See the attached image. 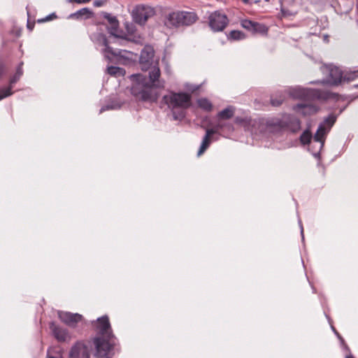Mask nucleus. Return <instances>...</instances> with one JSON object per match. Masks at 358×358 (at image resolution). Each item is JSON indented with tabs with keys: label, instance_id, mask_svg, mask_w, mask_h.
<instances>
[{
	"label": "nucleus",
	"instance_id": "c756f323",
	"mask_svg": "<svg viewBox=\"0 0 358 358\" xmlns=\"http://www.w3.org/2000/svg\"><path fill=\"white\" fill-rule=\"evenodd\" d=\"M285 96L282 94H279L276 97H271V104L274 107H278L282 105L283 101H285Z\"/></svg>",
	"mask_w": 358,
	"mask_h": 358
},
{
	"label": "nucleus",
	"instance_id": "bb28decb",
	"mask_svg": "<svg viewBox=\"0 0 358 358\" xmlns=\"http://www.w3.org/2000/svg\"><path fill=\"white\" fill-rule=\"evenodd\" d=\"M160 76V69L158 66L155 65L152 67L149 71V78L152 83L156 82Z\"/></svg>",
	"mask_w": 358,
	"mask_h": 358
},
{
	"label": "nucleus",
	"instance_id": "2eb2a0df",
	"mask_svg": "<svg viewBox=\"0 0 358 358\" xmlns=\"http://www.w3.org/2000/svg\"><path fill=\"white\" fill-rule=\"evenodd\" d=\"M329 73V83L333 85H339L343 80V72L337 66H328Z\"/></svg>",
	"mask_w": 358,
	"mask_h": 358
},
{
	"label": "nucleus",
	"instance_id": "3c124183",
	"mask_svg": "<svg viewBox=\"0 0 358 358\" xmlns=\"http://www.w3.org/2000/svg\"><path fill=\"white\" fill-rule=\"evenodd\" d=\"M217 127V128H222V124H217V127Z\"/></svg>",
	"mask_w": 358,
	"mask_h": 358
},
{
	"label": "nucleus",
	"instance_id": "37998d69",
	"mask_svg": "<svg viewBox=\"0 0 358 358\" xmlns=\"http://www.w3.org/2000/svg\"><path fill=\"white\" fill-rule=\"evenodd\" d=\"M281 14H282V16L285 17L292 15V13L289 10H287L284 8L281 9Z\"/></svg>",
	"mask_w": 358,
	"mask_h": 358
},
{
	"label": "nucleus",
	"instance_id": "49530a36",
	"mask_svg": "<svg viewBox=\"0 0 358 358\" xmlns=\"http://www.w3.org/2000/svg\"><path fill=\"white\" fill-rule=\"evenodd\" d=\"M340 341H341V342L342 345L345 347V348L346 350H349V348L348 347V345H346V343H345L344 339H343V338H341Z\"/></svg>",
	"mask_w": 358,
	"mask_h": 358
},
{
	"label": "nucleus",
	"instance_id": "603ef678",
	"mask_svg": "<svg viewBox=\"0 0 358 358\" xmlns=\"http://www.w3.org/2000/svg\"><path fill=\"white\" fill-rule=\"evenodd\" d=\"M243 1L245 2V3H248V0H243Z\"/></svg>",
	"mask_w": 358,
	"mask_h": 358
},
{
	"label": "nucleus",
	"instance_id": "7c9ffc66",
	"mask_svg": "<svg viewBox=\"0 0 358 358\" xmlns=\"http://www.w3.org/2000/svg\"><path fill=\"white\" fill-rule=\"evenodd\" d=\"M13 85L9 84V86L0 90V101L13 94L12 91Z\"/></svg>",
	"mask_w": 358,
	"mask_h": 358
},
{
	"label": "nucleus",
	"instance_id": "393cba45",
	"mask_svg": "<svg viewBox=\"0 0 358 358\" xmlns=\"http://www.w3.org/2000/svg\"><path fill=\"white\" fill-rule=\"evenodd\" d=\"M197 103L199 108L206 111L210 112L213 109V105L211 102L206 98H201L198 99Z\"/></svg>",
	"mask_w": 358,
	"mask_h": 358
},
{
	"label": "nucleus",
	"instance_id": "cd10ccee",
	"mask_svg": "<svg viewBox=\"0 0 358 358\" xmlns=\"http://www.w3.org/2000/svg\"><path fill=\"white\" fill-rule=\"evenodd\" d=\"M119 29V22L117 21L114 23L109 24V27H108V33L114 36V38L115 40H118L119 38H121L119 35H117V31Z\"/></svg>",
	"mask_w": 358,
	"mask_h": 358
},
{
	"label": "nucleus",
	"instance_id": "58836bf2",
	"mask_svg": "<svg viewBox=\"0 0 358 358\" xmlns=\"http://www.w3.org/2000/svg\"><path fill=\"white\" fill-rule=\"evenodd\" d=\"M6 72V65L4 62L0 59V80L3 78V76L5 75Z\"/></svg>",
	"mask_w": 358,
	"mask_h": 358
},
{
	"label": "nucleus",
	"instance_id": "f03ea898",
	"mask_svg": "<svg viewBox=\"0 0 358 358\" xmlns=\"http://www.w3.org/2000/svg\"><path fill=\"white\" fill-rule=\"evenodd\" d=\"M132 77L137 78V82L134 83L131 88V93L137 101L143 102H157L159 94L153 89L151 84L148 83L145 79H143L141 75H132Z\"/></svg>",
	"mask_w": 358,
	"mask_h": 358
},
{
	"label": "nucleus",
	"instance_id": "8fccbe9b",
	"mask_svg": "<svg viewBox=\"0 0 358 358\" xmlns=\"http://www.w3.org/2000/svg\"><path fill=\"white\" fill-rule=\"evenodd\" d=\"M345 358H355L352 355H347Z\"/></svg>",
	"mask_w": 358,
	"mask_h": 358
},
{
	"label": "nucleus",
	"instance_id": "aec40b11",
	"mask_svg": "<svg viewBox=\"0 0 358 358\" xmlns=\"http://www.w3.org/2000/svg\"><path fill=\"white\" fill-rule=\"evenodd\" d=\"M97 39L100 41L101 44L105 47L104 52L110 53L113 55H118L116 52H114L113 48L109 45L110 42L107 39L106 35L99 34Z\"/></svg>",
	"mask_w": 358,
	"mask_h": 358
},
{
	"label": "nucleus",
	"instance_id": "b1692460",
	"mask_svg": "<svg viewBox=\"0 0 358 358\" xmlns=\"http://www.w3.org/2000/svg\"><path fill=\"white\" fill-rule=\"evenodd\" d=\"M313 138L310 127L306 129L300 136V142L302 145H308Z\"/></svg>",
	"mask_w": 358,
	"mask_h": 358
},
{
	"label": "nucleus",
	"instance_id": "a878e982",
	"mask_svg": "<svg viewBox=\"0 0 358 358\" xmlns=\"http://www.w3.org/2000/svg\"><path fill=\"white\" fill-rule=\"evenodd\" d=\"M245 38V35L243 32L238 30L231 31L227 35V38L230 41L241 40Z\"/></svg>",
	"mask_w": 358,
	"mask_h": 358
},
{
	"label": "nucleus",
	"instance_id": "423d86ee",
	"mask_svg": "<svg viewBox=\"0 0 358 358\" xmlns=\"http://www.w3.org/2000/svg\"><path fill=\"white\" fill-rule=\"evenodd\" d=\"M94 327L96 335L95 337H113V331L110 327L108 316H103L94 322Z\"/></svg>",
	"mask_w": 358,
	"mask_h": 358
},
{
	"label": "nucleus",
	"instance_id": "c03bdc74",
	"mask_svg": "<svg viewBox=\"0 0 358 358\" xmlns=\"http://www.w3.org/2000/svg\"><path fill=\"white\" fill-rule=\"evenodd\" d=\"M234 121L236 124H243L244 122V120L239 117H236Z\"/></svg>",
	"mask_w": 358,
	"mask_h": 358
},
{
	"label": "nucleus",
	"instance_id": "c9c22d12",
	"mask_svg": "<svg viewBox=\"0 0 358 358\" xmlns=\"http://www.w3.org/2000/svg\"><path fill=\"white\" fill-rule=\"evenodd\" d=\"M56 18H57L56 14L55 13H51L49 15H48L45 17H44V18L38 19L37 20V22L38 23H43V22H47V21L52 20L56 19Z\"/></svg>",
	"mask_w": 358,
	"mask_h": 358
},
{
	"label": "nucleus",
	"instance_id": "a19ab883",
	"mask_svg": "<svg viewBox=\"0 0 358 358\" xmlns=\"http://www.w3.org/2000/svg\"><path fill=\"white\" fill-rule=\"evenodd\" d=\"M216 132L217 131L215 129H207L205 136H208V137L210 138L211 136L215 134Z\"/></svg>",
	"mask_w": 358,
	"mask_h": 358
},
{
	"label": "nucleus",
	"instance_id": "39448f33",
	"mask_svg": "<svg viewBox=\"0 0 358 358\" xmlns=\"http://www.w3.org/2000/svg\"><path fill=\"white\" fill-rule=\"evenodd\" d=\"M208 21L209 27L214 31H223L229 23L227 16L218 10L209 15Z\"/></svg>",
	"mask_w": 358,
	"mask_h": 358
},
{
	"label": "nucleus",
	"instance_id": "2f4dec72",
	"mask_svg": "<svg viewBox=\"0 0 358 358\" xmlns=\"http://www.w3.org/2000/svg\"><path fill=\"white\" fill-rule=\"evenodd\" d=\"M358 77V70L349 72L343 77V80L350 82Z\"/></svg>",
	"mask_w": 358,
	"mask_h": 358
},
{
	"label": "nucleus",
	"instance_id": "f8f14e48",
	"mask_svg": "<svg viewBox=\"0 0 358 358\" xmlns=\"http://www.w3.org/2000/svg\"><path fill=\"white\" fill-rule=\"evenodd\" d=\"M164 24L169 29L181 27L180 10L173 11L166 15Z\"/></svg>",
	"mask_w": 358,
	"mask_h": 358
},
{
	"label": "nucleus",
	"instance_id": "c85d7f7f",
	"mask_svg": "<svg viewBox=\"0 0 358 358\" xmlns=\"http://www.w3.org/2000/svg\"><path fill=\"white\" fill-rule=\"evenodd\" d=\"M210 138L208 137V136H204L197 153L198 157L201 156L208 149V148L210 146Z\"/></svg>",
	"mask_w": 358,
	"mask_h": 358
},
{
	"label": "nucleus",
	"instance_id": "412c9836",
	"mask_svg": "<svg viewBox=\"0 0 358 358\" xmlns=\"http://www.w3.org/2000/svg\"><path fill=\"white\" fill-rule=\"evenodd\" d=\"M23 62H20L17 69H16V71L15 73V74L10 78V80H9V84L10 85H13L14 84H15L17 81L20 80V78L22 77V76L23 75V69H22V66H23Z\"/></svg>",
	"mask_w": 358,
	"mask_h": 358
},
{
	"label": "nucleus",
	"instance_id": "de8ad7c7",
	"mask_svg": "<svg viewBox=\"0 0 358 358\" xmlns=\"http://www.w3.org/2000/svg\"><path fill=\"white\" fill-rule=\"evenodd\" d=\"M340 341H341V342L342 345L345 347V348L346 350H349V348L348 347V345H346V343H345L344 339H343V338H341Z\"/></svg>",
	"mask_w": 358,
	"mask_h": 358
},
{
	"label": "nucleus",
	"instance_id": "ea45409f",
	"mask_svg": "<svg viewBox=\"0 0 358 358\" xmlns=\"http://www.w3.org/2000/svg\"><path fill=\"white\" fill-rule=\"evenodd\" d=\"M90 1H91V0H67V2L69 3H78V4H83V3H89Z\"/></svg>",
	"mask_w": 358,
	"mask_h": 358
},
{
	"label": "nucleus",
	"instance_id": "864d4df0",
	"mask_svg": "<svg viewBox=\"0 0 358 358\" xmlns=\"http://www.w3.org/2000/svg\"><path fill=\"white\" fill-rule=\"evenodd\" d=\"M357 87H358V85H357Z\"/></svg>",
	"mask_w": 358,
	"mask_h": 358
},
{
	"label": "nucleus",
	"instance_id": "9b49d317",
	"mask_svg": "<svg viewBox=\"0 0 358 358\" xmlns=\"http://www.w3.org/2000/svg\"><path fill=\"white\" fill-rule=\"evenodd\" d=\"M69 358H90L88 348L82 342H77L72 346Z\"/></svg>",
	"mask_w": 358,
	"mask_h": 358
},
{
	"label": "nucleus",
	"instance_id": "72a5a7b5",
	"mask_svg": "<svg viewBox=\"0 0 358 358\" xmlns=\"http://www.w3.org/2000/svg\"><path fill=\"white\" fill-rule=\"evenodd\" d=\"M107 71L110 75L116 76L122 74L123 69L120 67L110 66L108 68Z\"/></svg>",
	"mask_w": 358,
	"mask_h": 358
},
{
	"label": "nucleus",
	"instance_id": "79ce46f5",
	"mask_svg": "<svg viewBox=\"0 0 358 358\" xmlns=\"http://www.w3.org/2000/svg\"><path fill=\"white\" fill-rule=\"evenodd\" d=\"M105 2L106 1H103V0H98V1H94L93 4L96 7H100V6H102L105 3Z\"/></svg>",
	"mask_w": 358,
	"mask_h": 358
},
{
	"label": "nucleus",
	"instance_id": "e433bc0d",
	"mask_svg": "<svg viewBox=\"0 0 358 358\" xmlns=\"http://www.w3.org/2000/svg\"><path fill=\"white\" fill-rule=\"evenodd\" d=\"M56 18H57L56 14L55 13H51L49 15H48L45 17H44V18L38 19L37 20V22L38 23H43V22H47V21L52 20L56 19Z\"/></svg>",
	"mask_w": 358,
	"mask_h": 358
},
{
	"label": "nucleus",
	"instance_id": "9d476101",
	"mask_svg": "<svg viewBox=\"0 0 358 358\" xmlns=\"http://www.w3.org/2000/svg\"><path fill=\"white\" fill-rule=\"evenodd\" d=\"M58 316L64 324L71 328L76 327L78 324L83 320L82 315L70 312H59Z\"/></svg>",
	"mask_w": 358,
	"mask_h": 358
},
{
	"label": "nucleus",
	"instance_id": "dca6fc26",
	"mask_svg": "<svg viewBox=\"0 0 358 358\" xmlns=\"http://www.w3.org/2000/svg\"><path fill=\"white\" fill-rule=\"evenodd\" d=\"M301 122L299 119L291 115L286 114L285 129L289 130L292 133H297L301 130Z\"/></svg>",
	"mask_w": 358,
	"mask_h": 358
},
{
	"label": "nucleus",
	"instance_id": "f3484780",
	"mask_svg": "<svg viewBox=\"0 0 358 358\" xmlns=\"http://www.w3.org/2000/svg\"><path fill=\"white\" fill-rule=\"evenodd\" d=\"M93 17V12L88 8H83L78 11L69 15V19L73 20H87Z\"/></svg>",
	"mask_w": 358,
	"mask_h": 358
},
{
	"label": "nucleus",
	"instance_id": "4c0bfd02",
	"mask_svg": "<svg viewBox=\"0 0 358 358\" xmlns=\"http://www.w3.org/2000/svg\"><path fill=\"white\" fill-rule=\"evenodd\" d=\"M120 108V105H118V104H115V105H106V106H103L101 110H100V113H102L106 110H113V109H117V108Z\"/></svg>",
	"mask_w": 358,
	"mask_h": 358
},
{
	"label": "nucleus",
	"instance_id": "a211bd4d",
	"mask_svg": "<svg viewBox=\"0 0 358 358\" xmlns=\"http://www.w3.org/2000/svg\"><path fill=\"white\" fill-rule=\"evenodd\" d=\"M155 52L152 47L145 46L141 51L140 62L141 64H149L152 61Z\"/></svg>",
	"mask_w": 358,
	"mask_h": 358
},
{
	"label": "nucleus",
	"instance_id": "5701e85b",
	"mask_svg": "<svg viewBox=\"0 0 358 358\" xmlns=\"http://www.w3.org/2000/svg\"><path fill=\"white\" fill-rule=\"evenodd\" d=\"M234 114V108L232 106H229L218 113L217 117L221 120H229L233 117Z\"/></svg>",
	"mask_w": 358,
	"mask_h": 358
},
{
	"label": "nucleus",
	"instance_id": "09e8293b",
	"mask_svg": "<svg viewBox=\"0 0 358 358\" xmlns=\"http://www.w3.org/2000/svg\"><path fill=\"white\" fill-rule=\"evenodd\" d=\"M333 329H334V331H335V333L336 334V335H337V336H338V339L340 340V339H341V338H342V337H341V335H340V334H338V333L335 330V329H334V328H333Z\"/></svg>",
	"mask_w": 358,
	"mask_h": 358
},
{
	"label": "nucleus",
	"instance_id": "473e14b6",
	"mask_svg": "<svg viewBox=\"0 0 358 358\" xmlns=\"http://www.w3.org/2000/svg\"><path fill=\"white\" fill-rule=\"evenodd\" d=\"M336 120V117L334 115L331 114L329 115L327 117H326L322 124H324V126L327 125L329 129L334 124Z\"/></svg>",
	"mask_w": 358,
	"mask_h": 358
},
{
	"label": "nucleus",
	"instance_id": "0eeeda50",
	"mask_svg": "<svg viewBox=\"0 0 358 358\" xmlns=\"http://www.w3.org/2000/svg\"><path fill=\"white\" fill-rule=\"evenodd\" d=\"M300 95L307 96L313 99L320 101H326L331 99H335L337 94L327 90H322L317 89L300 90L299 91Z\"/></svg>",
	"mask_w": 358,
	"mask_h": 358
},
{
	"label": "nucleus",
	"instance_id": "7ed1b4c3",
	"mask_svg": "<svg viewBox=\"0 0 358 358\" xmlns=\"http://www.w3.org/2000/svg\"><path fill=\"white\" fill-rule=\"evenodd\" d=\"M117 339L113 337H94L92 339L95 348L94 355L99 358H112L115 355Z\"/></svg>",
	"mask_w": 358,
	"mask_h": 358
},
{
	"label": "nucleus",
	"instance_id": "a18cd8bd",
	"mask_svg": "<svg viewBox=\"0 0 358 358\" xmlns=\"http://www.w3.org/2000/svg\"><path fill=\"white\" fill-rule=\"evenodd\" d=\"M34 22H33V23H29V22H28V23H27V28H28L30 31H32V30H33V29H34Z\"/></svg>",
	"mask_w": 358,
	"mask_h": 358
},
{
	"label": "nucleus",
	"instance_id": "20e7f679",
	"mask_svg": "<svg viewBox=\"0 0 358 358\" xmlns=\"http://www.w3.org/2000/svg\"><path fill=\"white\" fill-rule=\"evenodd\" d=\"M155 14L154 8L144 5H138L132 10L131 15L134 21L141 25Z\"/></svg>",
	"mask_w": 358,
	"mask_h": 358
},
{
	"label": "nucleus",
	"instance_id": "ddd939ff",
	"mask_svg": "<svg viewBox=\"0 0 358 358\" xmlns=\"http://www.w3.org/2000/svg\"><path fill=\"white\" fill-rule=\"evenodd\" d=\"M293 110L303 116H310L317 113L319 108L313 104L298 103L293 106Z\"/></svg>",
	"mask_w": 358,
	"mask_h": 358
},
{
	"label": "nucleus",
	"instance_id": "4468645a",
	"mask_svg": "<svg viewBox=\"0 0 358 358\" xmlns=\"http://www.w3.org/2000/svg\"><path fill=\"white\" fill-rule=\"evenodd\" d=\"M181 27L191 26L195 23L199 17L196 13L189 11H180Z\"/></svg>",
	"mask_w": 358,
	"mask_h": 358
},
{
	"label": "nucleus",
	"instance_id": "f704fd0d",
	"mask_svg": "<svg viewBox=\"0 0 358 358\" xmlns=\"http://www.w3.org/2000/svg\"><path fill=\"white\" fill-rule=\"evenodd\" d=\"M103 17L108 20L109 24H112L118 21L115 16H112L110 14L108 13H103Z\"/></svg>",
	"mask_w": 358,
	"mask_h": 358
},
{
	"label": "nucleus",
	"instance_id": "1a4fd4ad",
	"mask_svg": "<svg viewBox=\"0 0 358 358\" xmlns=\"http://www.w3.org/2000/svg\"><path fill=\"white\" fill-rule=\"evenodd\" d=\"M49 328L52 335L58 342L65 343L71 340V336L67 329L57 324L54 322L49 324Z\"/></svg>",
	"mask_w": 358,
	"mask_h": 358
},
{
	"label": "nucleus",
	"instance_id": "4be33fe9",
	"mask_svg": "<svg viewBox=\"0 0 358 358\" xmlns=\"http://www.w3.org/2000/svg\"><path fill=\"white\" fill-rule=\"evenodd\" d=\"M267 124L269 127H277L280 129H285L286 124V114L284 115L281 119H274L272 120L271 121L268 122Z\"/></svg>",
	"mask_w": 358,
	"mask_h": 358
},
{
	"label": "nucleus",
	"instance_id": "6e6552de",
	"mask_svg": "<svg viewBox=\"0 0 358 358\" xmlns=\"http://www.w3.org/2000/svg\"><path fill=\"white\" fill-rule=\"evenodd\" d=\"M241 24L244 29L254 34L266 36L268 32V27L266 24L250 20L245 19L241 20Z\"/></svg>",
	"mask_w": 358,
	"mask_h": 358
},
{
	"label": "nucleus",
	"instance_id": "6ab92c4d",
	"mask_svg": "<svg viewBox=\"0 0 358 358\" xmlns=\"http://www.w3.org/2000/svg\"><path fill=\"white\" fill-rule=\"evenodd\" d=\"M328 131L329 129H327L324 124H320L313 136L314 141L323 144L324 142L325 136Z\"/></svg>",
	"mask_w": 358,
	"mask_h": 358
},
{
	"label": "nucleus",
	"instance_id": "f257e3e1",
	"mask_svg": "<svg viewBox=\"0 0 358 358\" xmlns=\"http://www.w3.org/2000/svg\"><path fill=\"white\" fill-rule=\"evenodd\" d=\"M162 101L172 111L173 119L182 120L185 117V110L192 105V96L187 92H170L164 95Z\"/></svg>",
	"mask_w": 358,
	"mask_h": 358
}]
</instances>
